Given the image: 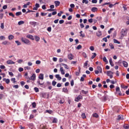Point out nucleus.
Here are the masks:
<instances>
[{"label":"nucleus","instance_id":"1","mask_svg":"<svg viewBox=\"0 0 129 129\" xmlns=\"http://www.w3.org/2000/svg\"><path fill=\"white\" fill-rule=\"evenodd\" d=\"M21 41L22 43H24V44H26V45H31V41L26 38L22 37L21 38Z\"/></svg>","mask_w":129,"mask_h":129},{"label":"nucleus","instance_id":"2","mask_svg":"<svg viewBox=\"0 0 129 129\" xmlns=\"http://www.w3.org/2000/svg\"><path fill=\"white\" fill-rule=\"evenodd\" d=\"M127 33V30L126 29H122L121 31V38H123L124 36H126Z\"/></svg>","mask_w":129,"mask_h":129},{"label":"nucleus","instance_id":"3","mask_svg":"<svg viewBox=\"0 0 129 129\" xmlns=\"http://www.w3.org/2000/svg\"><path fill=\"white\" fill-rule=\"evenodd\" d=\"M107 76H109L110 78L111 79L113 77V72L108 71L106 73Z\"/></svg>","mask_w":129,"mask_h":129},{"label":"nucleus","instance_id":"4","mask_svg":"<svg viewBox=\"0 0 129 129\" xmlns=\"http://www.w3.org/2000/svg\"><path fill=\"white\" fill-rule=\"evenodd\" d=\"M116 94H118L119 96H121V93L120 92V89L119 87H116Z\"/></svg>","mask_w":129,"mask_h":129},{"label":"nucleus","instance_id":"5","mask_svg":"<svg viewBox=\"0 0 129 129\" xmlns=\"http://www.w3.org/2000/svg\"><path fill=\"white\" fill-rule=\"evenodd\" d=\"M82 98H83V97L80 95L75 98V101L78 102V101H79V100H80V99H82Z\"/></svg>","mask_w":129,"mask_h":129},{"label":"nucleus","instance_id":"6","mask_svg":"<svg viewBox=\"0 0 129 129\" xmlns=\"http://www.w3.org/2000/svg\"><path fill=\"white\" fill-rule=\"evenodd\" d=\"M29 80H33V81H35V80H36V74H33L29 78Z\"/></svg>","mask_w":129,"mask_h":129},{"label":"nucleus","instance_id":"7","mask_svg":"<svg viewBox=\"0 0 129 129\" xmlns=\"http://www.w3.org/2000/svg\"><path fill=\"white\" fill-rule=\"evenodd\" d=\"M49 94H47V93H45L42 94V97L43 98H49Z\"/></svg>","mask_w":129,"mask_h":129},{"label":"nucleus","instance_id":"8","mask_svg":"<svg viewBox=\"0 0 129 129\" xmlns=\"http://www.w3.org/2000/svg\"><path fill=\"white\" fill-rule=\"evenodd\" d=\"M26 38H28V39H30V40H32L33 41H34V40H35L34 36L32 35H27L26 36Z\"/></svg>","mask_w":129,"mask_h":129},{"label":"nucleus","instance_id":"9","mask_svg":"<svg viewBox=\"0 0 129 129\" xmlns=\"http://www.w3.org/2000/svg\"><path fill=\"white\" fill-rule=\"evenodd\" d=\"M30 25H31L32 26L35 27L36 25H39V23H38L35 21H31L30 22Z\"/></svg>","mask_w":129,"mask_h":129},{"label":"nucleus","instance_id":"10","mask_svg":"<svg viewBox=\"0 0 129 129\" xmlns=\"http://www.w3.org/2000/svg\"><path fill=\"white\" fill-rule=\"evenodd\" d=\"M39 79H41V80H44V74H40L38 76Z\"/></svg>","mask_w":129,"mask_h":129},{"label":"nucleus","instance_id":"11","mask_svg":"<svg viewBox=\"0 0 129 129\" xmlns=\"http://www.w3.org/2000/svg\"><path fill=\"white\" fill-rule=\"evenodd\" d=\"M55 7L57 8V7H59L60 6V2L58 1H56L54 2Z\"/></svg>","mask_w":129,"mask_h":129},{"label":"nucleus","instance_id":"12","mask_svg":"<svg viewBox=\"0 0 129 129\" xmlns=\"http://www.w3.org/2000/svg\"><path fill=\"white\" fill-rule=\"evenodd\" d=\"M68 57L69 60H72V59H73V57H74V56H73V54H72V53H71L68 55Z\"/></svg>","mask_w":129,"mask_h":129},{"label":"nucleus","instance_id":"13","mask_svg":"<svg viewBox=\"0 0 129 129\" xmlns=\"http://www.w3.org/2000/svg\"><path fill=\"white\" fill-rule=\"evenodd\" d=\"M55 78L57 79V80H61L62 79V78L60 77V75H55Z\"/></svg>","mask_w":129,"mask_h":129},{"label":"nucleus","instance_id":"14","mask_svg":"<svg viewBox=\"0 0 129 129\" xmlns=\"http://www.w3.org/2000/svg\"><path fill=\"white\" fill-rule=\"evenodd\" d=\"M91 11L95 13V12H97V11H98V9H97V8L96 7H93L91 9Z\"/></svg>","mask_w":129,"mask_h":129},{"label":"nucleus","instance_id":"15","mask_svg":"<svg viewBox=\"0 0 129 129\" xmlns=\"http://www.w3.org/2000/svg\"><path fill=\"white\" fill-rule=\"evenodd\" d=\"M60 65L61 66H63L64 68L66 69H69V67H68V66H67V64H65V63H61Z\"/></svg>","mask_w":129,"mask_h":129},{"label":"nucleus","instance_id":"16","mask_svg":"<svg viewBox=\"0 0 129 129\" xmlns=\"http://www.w3.org/2000/svg\"><path fill=\"white\" fill-rule=\"evenodd\" d=\"M7 64H15V62L12 60H8L7 61Z\"/></svg>","mask_w":129,"mask_h":129},{"label":"nucleus","instance_id":"17","mask_svg":"<svg viewBox=\"0 0 129 129\" xmlns=\"http://www.w3.org/2000/svg\"><path fill=\"white\" fill-rule=\"evenodd\" d=\"M109 63L110 65H111L112 67H113V66H114V64H113V62L112 61V58H110Z\"/></svg>","mask_w":129,"mask_h":129},{"label":"nucleus","instance_id":"18","mask_svg":"<svg viewBox=\"0 0 129 129\" xmlns=\"http://www.w3.org/2000/svg\"><path fill=\"white\" fill-rule=\"evenodd\" d=\"M101 35H102V33L101 31H98V32H96V36H97V37H100Z\"/></svg>","mask_w":129,"mask_h":129},{"label":"nucleus","instance_id":"19","mask_svg":"<svg viewBox=\"0 0 129 129\" xmlns=\"http://www.w3.org/2000/svg\"><path fill=\"white\" fill-rule=\"evenodd\" d=\"M3 45H11V42H8V41H5L2 42Z\"/></svg>","mask_w":129,"mask_h":129},{"label":"nucleus","instance_id":"20","mask_svg":"<svg viewBox=\"0 0 129 129\" xmlns=\"http://www.w3.org/2000/svg\"><path fill=\"white\" fill-rule=\"evenodd\" d=\"M122 63L123 64L124 67H125V68L127 67L128 64H127V62L126 61L123 60L122 61Z\"/></svg>","mask_w":129,"mask_h":129},{"label":"nucleus","instance_id":"21","mask_svg":"<svg viewBox=\"0 0 129 129\" xmlns=\"http://www.w3.org/2000/svg\"><path fill=\"white\" fill-rule=\"evenodd\" d=\"M60 71L61 72V74H62V75H64V74H65V72L64 71V70L63 69V67H61L60 68Z\"/></svg>","mask_w":129,"mask_h":129},{"label":"nucleus","instance_id":"22","mask_svg":"<svg viewBox=\"0 0 129 129\" xmlns=\"http://www.w3.org/2000/svg\"><path fill=\"white\" fill-rule=\"evenodd\" d=\"M97 69H98V71L100 72V73H102V69L100 66H98L97 67Z\"/></svg>","mask_w":129,"mask_h":129},{"label":"nucleus","instance_id":"23","mask_svg":"<svg viewBox=\"0 0 129 129\" xmlns=\"http://www.w3.org/2000/svg\"><path fill=\"white\" fill-rule=\"evenodd\" d=\"M28 110H29V109L28 108V105L26 104L24 106V111L27 112Z\"/></svg>","mask_w":129,"mask_h":129},{"label":"nucleus","instance_id":"24","mask_svg":"<svg viewBox=\"0 0 129 129\" xmlns=\"http://www.w3.org/2000/svg\"><path fill=\"white\" fill-rule=\"evenodd\" d=\"M113 42L115 44H120V42L118 41L117 40L114 39H113Z\"/></svg>","mask_w":129,"mask_h":129},{"label":"nucleus","instance_id":"25","mask_svg":"<svg viewBox=\"0 0 129 129\" xmlns=\"http://www.w3.org/2000/svg\"><path fill=\"white\" fill-rule=\"evenodd\" d=\"M25 24V21H20L18 22L19 26H21V25H24Z\"/></svg>","mask_w":129,"mask_h":129},{"label":"nucleus","instance_id":"26","mask_svg":"<svg viewBox=\"0 0 129 129\" xmlns=\"http://www.w3.org/2000/svg\"><path fill=\"white\" fill-rule=\"evenodd\" d=\"M62 92H65L66 93L67 92H68V89H67V88H62Z\"/></svg>","mask_w":129,"mask_h":129},{"label":"nucleus","instance_id":"27","mask_svg":"<svg viewBox=\"0 0 129 129\" xmlns=\"http://www.w3.org/2000/svg\"><path fill=\"white\" fill-rule=\"evenodd\" d=\"M16 16H17V17H19V16H22V12H17L16 13Z\"/></svg>","mask_w":129,"mask_h":129},{"label":"nucleus","instance_id":"28","mask_svg":"<svg viewBox=\"0 0 129 129\" xmlns=\"http://www.w3.org/2000/svg\"><path fill=\"white\" fill-rule=\"evenodd\" d=\"M93 117H96V118H98V117H99V116L98 115V114L97 113H94V114H93Z\"/></svg>","mask_w":129,"mask_h":129},{"label":"nucleus","instance_id":"29","mask_svg":"<svg viewBox=\"0 0 129 129\" xmlns=\"http://www.w3.org/2000/svg\"><path fill=\"white\" fill-rule=\"evenodd\" d=\"M35 41L36 42H39V41H40V37L38 36H35Z\"/></svg>","mask_w":129,"mask_h":129},{"label":"nucleus","instance_id":"30","mask_svg":"<svg viewBox=\"0 0 129 129\" xmlns=\"http://www.w3.org/2000/svg\"><path fill=\"white\" fill-rule=\"evenodd\" d=\"M8 39H9V40H13V39H14V35H10L8 36Z\"/></svg>","mask_w":129,"mask_h":129},{"label":"nucleus","instance_id":"31","mask_svg":"<svg viewBox=\"0 0 129 129\" xmlns=\"http://www.w3.org/2000/svg\"><path fill=\"white\" fill-rule=\"evenodd\" d=\"M103 60L104 61V62H105V63H108V61L107 60V59H106V57L105 56L103 58Z\"/></svg>","mask_w":129,"mask_h":129},{"label":"nucleus","instance_id":"32","mask_svg":"<svg viewBox=\"0 0 129 129\" xmlns=\"http://www.w3.org/2000/svg\"><path fill=\"white\" fill-rule=\"evenodd\" d=\"M117 119H118L119 120H122L123 119V118H122V116L120 115H119L118 116V118Z\"/></svg>","mask_w":129,"mask_h":129},{"label":"nucleus","instance_id":"33","mask_svg":"<svg viewBox=\"0 0 129 129\" xmlns=\"http://www.w3.org/2000/svg\"><path fill=\"white\" fill-rule=\"evenodd\" d=\"M57 121H58V120L57 119V118H54L52 121L53 123H57Z\"/></svg>","mask_w":129,"mask_h":129},{"label":"nucleus","instance_id":"34","mask_svg":"<svg viewBox=\"0 0 129 129\" xmlns=\"http://www.w3.org/2000/svg\"><path fill=\"white\" fill-rule=\"evenodd\" d=\"M46 112L49 113V114H52V113H53V111L51 110H46Z\"/></svg>","mask_w":129,"mask_h":129},{"label":"nucleus","instance_id":"35","mask_svg":"<svg viewBox=\"0 0 129 129\" xmlns=\"http://www.w3.org/2000/svg\"><path fill=\"white\" fill-rule=\"evenodd\" d=\"M109 46L110 47V49H114V46H113L112 43H109Z\"/></svg>","mask_w":129,"mask_h":129},{"label":"nucleus","instance_id":"36","mask_svg":"<svg viewBox=\"0 0 129 129\" xmlns=\"http://www.w3.org/2000/svg\"><path fill=\"white\" fill-rule=\"evenodd\" d=\"M82 3L83 4H85V5H87V4H88V0H83Z\"/></svg>","mask_w":129,"mask_h":129},{"label":"nucleus","instance_id":"37","mask_svg":"<svg viewBox=\"0 0 129 129\" xmlns=\"http://www.w3.org/2000/svg\"><path fill=\"white\" fill-rule=\"evenodd\" d=\"M82 48V46H81V45H79L77 47L76 49L77 50H80V49H81Z\"/></svg>","mask_w":129,"mask_h":129},{"label":"nucleus","instance_id":"38","mask_svg":"<svg viewBox=\"0 0 129 129\" xmlns=\"http://www.w3.org/2000/svg\"><path fill=\"white\" fill-rule=\"evenodd\" d=\"M15 43L17 44V46H20V45H21L22 43H21V42L19 41L18 40L15 41Z\"/></svg>","mask_w":129,"mask_h":129},{"label":"nucleus","instance_id":"39","mask_svg":"<svg viewBox=\"0 0 129 129\" xmlns=\"http://www.w3.org/2000/svg\"><path fill=\"white\" fill-rule=\"evenodd\" d=\"M11 81H12V82H13V83H16V82H17V81H16V78H12L11 79Z\"/></svg>","mask_w":129,"mask_h":129},{"label":"nucleus","instance_id":"40","mask_svg":"<svg viewBox=\"0 0 129 129\" xmlns=\"http://www.w3.org/2000/svg\"><path fill=\"white\" fill-rule=\"evenodd\" d=\"M82 93H83V94H87V93H88V91H84V90H82Z\"/></svg>","mask_w":129,"mask_h":129},{"label":"nucleus","instance_id":"41","mask_svg":"<svg viewBox=\"0 0 129 129\" xmlns=\"http://www.w3.org/2000/svg\"><path fill=\"white\" fill-rule=\"evenodd\" d=\"M93 55L91 57V59H94L95 57H96V53L94 52L93 53Z\"/></svg>","mask_w":129,"mask_h":129},{"label":"nucleus","instance_id":"42","mask_svg":"<svg viewBox=\"0 0 129 129\" xmlns=\"http://www.w3.org/2000/svg\"><path fill=\"white\" fill-rule=\"evenodd\" d=\"M9 16H10V17H12V18H15V15H14L13 13H9Z\"/></svg>","mask_w":129,"mask_h":129},{"label":"nucleus","instance_id":"43","mask_svg":"<svg viewBox=\"0 0 129 129\" xmlns=\"http://www.w3.org/2000/svg\"><path fill=\"white\" fill-rule=\"evenodd\" d=\"M82 118H86V116L84 113H83L81 115Z\"/></svg>","mask_w":129,"mask_h":129},{"label":"nucleus","instance_id":"44","mask_svg":"<svg viewBox=\"0 0 129 129\" xmlns=\"http://www.w3.org/2000/svg\"><path fill=\"white\" fill-rule=\"evenodd\" d=\"M56 84H57V82H56L55 81H53L52 82V85H53V86H55V85H56Z\"/></svg>","mask_w":129,"mask_h":129},{"label":"nucleus","instance_id":"45","mask_svg":"<svg viewBox=\"0 0 129 129\" xmlns=\"http://www.w3.org/2000/svg\"><path fill=\"white\" fill-rule=\"evenodd\" d=\"M32 107L35 108L36 107V102H34L32 103Z\"/></svg>","mask_w":129,"mask_h":129},{"label":"nucleus","instance_id":"46","mask_svg":"<svg viewBox=\"0 0 129 129\" xmlns=\"http://www.w3.org/2000/svg\"><path fill=\"white\" fill-rule=\"evenodd\" d=\"M5 82L7 83V84H9L10 82L9 79H7L5 81Z\"/></svg>","mask_w":129,"mask_h":129},{"label":"nucleus","instance_id":"47","mask_svg":"<svg viewBox=\"0 0 129 129\" xmlns=\"http://www.w3.org/2000/svg\"><path fill=\"white\" fill-rule=\"evenodd\" d=\"M79 72H77L76 73V76H79V74H80V68H79Z\"/></svg>","mask_w":129,"mask_h":129},{"label":"nucleus","instance_id":"48","mask_svg":"<svg viewBox=\"0 0 129 129\" xmlns=\"http://www.w3.org/2000/svg\"><path fill=\"white\" fill-rule=\"evenodd\" d=\"M123 128L125 129H128L129 128V125H124L123 126Z\"/></svg>","mask_w":129,"mask_h":129},{"label":"nucleus","instance_id":"49","mask_svg":"<svg viewBox=\"0 0 129 129\" xmlns=\"http://www.w3.org/2000/svg\"><path fill=\"white\" fill-rule=\"evenodd\" d=\"M34 90H35V92H39V88L37 87H35Z\"/></svg>","mask_w":129,"mask_h":129},{"label":"nucleus","instance_id":"50","mask_svg":"<svg viewBox=\"0 0 129 129\" xmlns=\"http://www.w3.org/2000/svg\"><path fill=\"white\" fill-rule=\"evenodd\" d=\"M62 14H63V12L62 11H60V13H58L57 14L58 17H61V16H62Z\"/></svg>","mask_w":129,"mask_h":129},{"label":"nucleus","instance_id":"51","mask_svg":"<svg viewBox=\"0 0 129 129\" xmlns=\"http://www.w3.org/2000/svg\"><path fill=\"white\" fill-rule=\"evenodd\" d=\"M82 55H83V57H84V58L87 57V55H86V53L85 52H83Z\"/></svg>","mask_w":129,"mask_h":129},{"label":"nucleus","instance_id":"52","mask_svg":"<svg viewBox=\"0 0 129 129\" xmlns=\"http://www.w3.org/2000/svg\"><path fill=\"white\" fill-rule=\"evenodd\" d=\"M36 64H37V65H39L40 64H41V61L39 60H36Z\"/></svg>","mask_w":129,"mask_h":129},{"label":"nucleus","instance_id":"53","mask_svg":"<svg viewBox=\"0 0 129 129\" xmlns=\"http://www.w3.org/2000/svg\"><path fill=\"white\" fill-rule=\"evenodd\" d=\"M1 29H5V25H4V23L1 24Z\"/></svg>","mask_w":129,"mask_h":129},{"label":"nucleus","instance_id":"54","mask_svg":"<svg viewBox=\"0 0 129 129\" xmlns=\"http://www.w3.org/2000/svg\"><path fill=\"white\" fill-rule=\"evenodd\" d=\"M0 40H6V37L4 36H0Z\"/></svg>","mask_w":129,"mask_h":129},{"label":"nucleus","instance_id":"55","mask_svg":"<svg viewBox=\"0 0 129 129\" xmlns=\"http://www.w3.org/2000/svg\"><path fill=\"white\" fill-rule=\"evenodd\" d=\"M71 86H74V80H72L71 82Z\"/></svg>","mask_w":129,"mask_h":129},{"label":"nucleus","instance_id":"56","mask_svg":"<svg viewBox=\"0 0 129 129\" xmlns=\"http://www.w3.org/2000/svg\"><path fill=\"white\" fill-rule=\"evenodd\" d=\"M48 32H51L52 31V28L51 27H48L47 29Z\"/></svg>","mask_w":129,"mask_h":129},{"label":"nucleus","instance_id":"57","mask_svg":"<svg viewBox=\"0 0 129 129\" xmlns=\"http://www.w3.org/2000/svg\"><path fill=\"white\" fill-rule=\"evenodd\" d=\"M97 20H98V21H101V20H102V17H97L96 18Z\"/></svg>","mask_w":129,"mask_h":129},{"label":"nucleus","instance_id":"58","mask_svg":"<svg viewBox=\"0 0 129 129\" xmlns=\"http://www.w3.org/2000/svg\"><path fill=\"white\" fill-rule=\"evenodd\" d=\"M114 29L113 28H110L109 30H108V34H111V31H113Z\"/></svg>","mask_w":129,"mask_h":129},{"label":"nucleus","instance_id":"59","mask_svg":"<svg viewBox=\"0 0 129 129\" xmlns=\"http://www.w3.org/2000/svg\"><path fill=\"white\" fill-rule=\"evenodd\" d=\"M13 88L18 89V88H19V85H15L13 86Z\"/></svg>","mask_w":129,"mask_h":129},{"label":"nucleus","instance_id":"60","mask_svg":"<svg viewBox=\"0 0 129 129\" xmlns=\"http://www.w3.org/2000/svg\"><path fill=\"white\" fill-rule=\"evenodd\" d=\"M63 23H64V20H59V23L60 25H62V24H63Z\"/></svg>","mask_w":129,"mask_h":129},{"label":"nucleus","instance_id":"61","mask_svg":"<svg viewBox=\"0 0 129 129\" xmlns=\"http://www.w3.org/2000/svg\"><path fill=\"white\" fill-rule=\"evenodd\" d=\"M104 101H106V100H107V96H106V95H105V96H104Z\"/></svg>","mask_w":129,"mask_h":129},{"label":"nucleus","instance_id":"62","mask_svg":"<svg viewBox=\"0 0 129 129\" xmlns=\"http://www.w3.org/2000/svg\"><path fill=\"white\" fill-rule=\"evenodd\" d=\"M35 7H36V8L37 9H38V8H40V5H39V4H38V3H36V4H35Z\"/></svg>","mask_w":129,"mask_h":129},{"label":"nucleus","instance_id":"63","mask_svg":"<svg viewBox=\"0 0 129 129\" xmlns=\"http://www.w3.org/2000/svg\"><path fill=\"white\" fill-rule=\"evenodd\" d=\"M92 4H97V0H92Z\"/></svg>","mask_w":129,"mask_h":129},{"label":"nucleus","instance_id":"64","mask_svg":"<svg viewBox=\"0 0 129 129\" xmlns=\"http://www.w3.org/2000/svg\"><path fill=\"white\" fill-rule=\"evenodd\" d=\"M103 41H104L105 42H107V37H104L102 39Z\"/></svg>","mask_w":129,"mask_h":129}]
</instances>
